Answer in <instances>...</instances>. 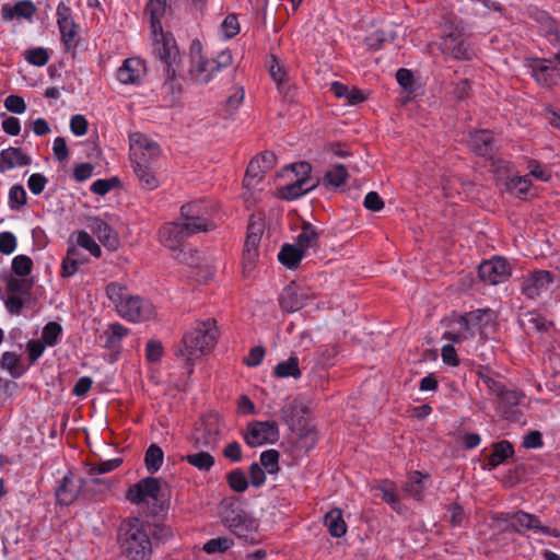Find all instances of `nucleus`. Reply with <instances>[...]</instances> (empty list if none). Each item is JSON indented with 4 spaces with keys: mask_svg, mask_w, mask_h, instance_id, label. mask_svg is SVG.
<instances>
[{
    "mask_svg": "<svg viewBox=\"0 0 560 560\" xmlns=\"http://www.w3.org/2000/svg\"><path fill=\"white\" fill-rule=\"evenodd\" d=\"M122 463L121 458H113L108 460H103L100 463L92 464L90 467V475H101V474H107L109 471L115 470L118 468Z\"/></svg>",
    "mask_w": 560,
    "mask_h": 560,
    "instance_id": "nucleus-60",
    "label": "nucleus"
},
{
    "mask_svg": "<svg viewBox=\"0 0 560 560\" xmlns=\"http://www.w3.org/2000/svg\"><path fill=\"white\" fill-rule=\"evenodd\" d=\"M167 0H149L145 5V12L152 16L154 28H160V18L165 13Z\"/></svg>",
    "mask_w": 560,
    "mask_h": 560,
    "instance_id": "nucleus-50",
    "label": "nucleus"
},
{
    "mask_svg": "<svg viewBox=\"0 0 560 560\" xmlns=\"http://www.w3.org/2000/svg\"><path fill=\"white\" fill-rule=\"evenodd\" d=\"M534 80L542 86H549L555 82V72L558 71L551 59L532 58L527 60Z\"/></svg>",
    "mask_w": 560,
    "mask_h": 560,
    "instance_id": "nucleus-20",
    "label": "nucleus"
},
{
    "mask_svg": "<svg viewBox=\"0 0 560 560\" xmlns=\"http://www.w3.org/2000/svg\"><path fill=\"white\" fill-rule=\"evenodd\" d=\"M174 258L180 262L188 266H197L199 261V252L194 250L190 247H187L185 245L177 248L176 252H174Z\"/></svg>",
    "mask_w": 560,
    "mask_h": 560,
    "instance_id": "nucleus-54",
    "label": "nucleus"
},
{
    "mask_svg": "<svg viewBox=\"0 0 560 560\" xmlns=\"http://www.w3.org/2000/svg\"><path fill=\"white\" fill-rule=\"evenodd\" d=\"M279 457L280 454L277 450H267L260 454V464L269 474L279 471Z\"/></svg>",
    "mask_w": 560,
    "mask_h": 560,
    "instance_id": "nucleus-52",
    "label": "nucleus"
},
{
    "mask_svg": "<svg viewBox=\"0 0 560 560\" xmlns=\"http://www.w3.org/2000/svg\"><path fill=\"white\" fill-rule=\"evenodd\" d=\"M89 228L96 235L102 245L109 250H116L119 246L118 234L114 229L100 218H93Z\"/></svg>",
    "mask_w": 560,
    "mask_h": 560,
    "instance_id": "nucleus-23",
    "label": "nucleus"
},
{
    "mask_svg": "<svg viewBox=\"0 0 560 560\" xmlns=\"http://www.w3.org/2000/svg\"><path fill=\"white\" fill-rule=\"evenodd\" d=\"M447 513H448V522L453 527L462 526L465 518L466 513L464 511V508L459 503H452L447 506Z\"/></svg>",
    "mask_w": 560,
    "mask_h": 560,
    "instance_id": "nucleus-61",
    "label": "nucleus"
},
{
    "mask_svg": "<svg viewBox=\"0 0 560 560\" xmlns=\"http://www.w3.org/2000/svg\"><path fill=\"white\" fill-rule=\"evenodd\" d=\"M117 545L126 560H151L153 542L147 535L145 523L138 517H128L120 523Z\"/></svg>",
    "mask_w": 560,
    "mask_h": 560,
    "instance_id": "nucleus-2",
    "label": "nucleus"
},
{
    "mask_svg": "<svg viewBox=\"0 0 560 560\" xmlns=\"http://www.w3.org/2000/svg\"><path fill=\"white\" fill-rule=\"evenodd\" d=\"M244 440L252 447L272 444L279 440L278 424L275 421H253L247 427Z\"/></svg>",
    "mask_w": 560,
    "mask_h": 560,
    "instance_id": "nucleus-13",
    "label": "nucleus"
},
{
    "mask_svg": "<svg viewBox=\"0 0 560 560\" xmlns=\"http://www.w3.org/2000/svg\"><path fill=\"white\" fill-rule=\"evenodd\" d=\"M106 295L114 303L116 310L130 296L127 288L118 282H110L106 285Z\"/></svg>",
    "mask_w": 560,
    "mask_h": 560,
    "instance_id": "nucleus-45",
    "label": "nucleus"
},
{
    "mask_svg": "<svg viewBox=\"0 0 560 560\" xmlns=\"http://www.w3.org/2000/svg\"><path fill=\"white\" fill-rule=\"evenodd\" d=\"M226 481L230 488L238 493L244 492L248 488V480L245 472L240 469H233L226 475Z\"/></svg>",
    "mask_w": 560,
    "mask_h": 560,
    "instance_id": "nucleus-49",
    "label": "nucleus"
},
{
    "mask_svg": "<svg viewBox=\"0 0 560 560\" xmlns=\"http://www.w3.org/2000/svg\"><path fill=\"white\" fill-rule=\"evenodd\" d=\"M218 335L217 322L212 318L197 322L192 330L184 335L175 355L188 365V374L194 372L195 361L214 348Z\"/></svg>",
    "mask_w": 560,
    "mask_h": 560,
    "instance_id": "nucleus-1",
    "label": "nucleus"
},
{
    "mask_svg": "<svg viewBox=\"0 0 560 560\" xmlns=\"http://www.w3.org/2000/svg\"><path fill=\"white\" fill-rule=\"evenodd\" d=\"M269 74L272 78V80L278 84V86H280L287 79V72L275 55H271V61L269 63Z\"/></svg>",
    "mask_w": 560,
    "mask_h": 560,
    "instance_id": "nucleus-62",
    "label": "nucleus"
},
{
    "mask_svg": "<svg viewBox=\"0 0 560 560\" xmlns=\"http://www.w3.org/2000/svg\"><path fill=\"white\" fill-rule=\"evenodd\" d=\"M120 185V180L118 177L114 176L107 179H97L91 185V191L93 194L105 196L112 189L118 187Z\"/></svg>",
    "mask_w": 560,
    "mask_h": 560,
    "instance_id": "nucleus-59",
    "label": "nucleus"
},
{
    "mask_svg": "<svg viewBox=\"0 0 560 560\" xmlns=\"http://www.w3.org/2000/svg\"><path fill=\"white\" fill-rule=\"evenodd\" d=\"M80 492L81 483L75 482L74 474L69 470L56 487L55 497L60 505L68 506L78 499Z\"/></svg>",
    "mask_w": 560,
    "mask_h": 560,
    "instance_id": "nucleus-21",
    "label": "nucleus"
},
{
    "mask_svg": "<svg viewBox=\"0 0 560 560\" xmlns=\"http://www.w3.org/2000/svg\"><path fill=\"white\" fill-rule=\"evenodd\" d=\"M145 532L153 542V549L167 541L173 535L171 527L164 524L145 523Z\"/></svg>",
    "mask_w": 560,
    "mask_h": 560,
    "instance_id": "nucleus-38",
    "label": "nucleus"
},
{
    "mask_svg": "<svg viewBox=\"0 0 560 560\" xmlns=\"http://www.w3.org/2000/svg\"><path fill=\"white\" fill-rule=\"evenodd\" d=\"M441 51L457 60H469L474 51L468 42L466 25L457 16L445 18Z\"/></svg>",
    "mask_w": 560,
    "mask_h": 560,
    "instance_id": "nucleus-4",
    "label": "nucleus"
},
{
    "mask_svg": "<svg viewBox=\"0 0 560 560\" xmlns=\"http://www.w3.org/2000/svg\"><path fill=\"white\" fill-rule=\"evenodd\" d=\"M305 253L296 244H283L278 254L279 261L289 269L299 267Z\"/></svg>",
    "mask_w": 560,
    "mask_h": 560,
    "instance_id": "nucleus-33",
    "label": "nucleus"
},
{
    "mask_svg": "<svg viewBox=\"0 0 560 560\" xmlns=\"http://www.w3.org/2000/svg\"><path fill=\"white\" fill-rule=\"evenodd\" d=\"M164 453L156 444H151L145 451L144 464L150 474H155L160 470L163 464Z\"/></svg>",
    "mask_w": 560,
    "mask_h": 560,
    "instance_id": "nucleus-41",
    "label": "nucleus"
},
{
    "mask_svg": "<svg viewBox=\"0 0 560 560\" xmlns=\"http://www.w3.org/2000/svg\"><path fill=\"white\" fill-rule=\"evenodd\" d=\"M319 233L315 226L310 222H303L301 232L296 237V245L305 253L308 248H314L318 245Z\"/></svg>",
    "mask_w": 560,
    "mask_h": 560,
    "instance_id": "nucleus-35",
    "label": "nucleus"
},
{
    "mask_svg": "<svg viewBox=\"0 0 560 560\" xmlns=\"http://www.w3.org/2000/svg\"><path fill=\"white\" fill-rule=\"evenodd\" d=\"M530 186L532 182L527 176H513L505 180V190L520 199L527 198Z\"/></svg>",
    "mask_w": 560,
    "mask_h": 560,
    "instance_id": "nucleus-36",
    "label": "nucleus"
},
{
    "mask_svg": "<svg viewBox=\"0 0 560 560\" xmlns=\"http://www.w3.org/2000/svg\"><path fill=\"white\" fill-rule=\"evenodd\" d=\"M514 455V447L511 442L502 440L492 446V452L487 458L488 469H494Z\"/></svg>",
    "mask_w": 560,
    "mask_h": 560,
    "instance_id": "nucleus-28",
    "label": "nucleus"
},
{
    "mask_svg": "<svg viewBox=\"0 0 560 560\" xmlns=\"http://www.w3.org/2000/svg\"><path fill=\"white\" fill-rule=\"evenodd\" d=\"M429 479V475H423L420 471L416 470L409 474L404 490L407 494L411 495L418 501L422 500L423 492L427 488V480Z\"/></svg>",
    "mask_w": 560,
    "mask_h": 560,
    "instance_id": "nucleus-29",
    "label": "nucleus"
},
{
    "mask_svg": "<svg viewBox=\"0 0 560 560\" xmlns=\"http://www.w3.org/2000/svg\"><path fill=\"white\" fill-rule=\"evenodd\" d=\"M212 211L213 209L203 200L188 202L180 208L184 222L195 233L208 232L214 229L215 224L211 221Z\"/></svg>",
    "mask_w": 560,
    "mask_h": 560,
    "instance_id": "nucleus-10",
    "label": "nucleus"
},
{
    "mask_svg": "<svg viewBox=\"0 0 560 560\" xmlns=\"http://www.w3.org/2000/svg\"><path fill=\"white\" fill-rule=\"evenodd\" d=\"M276 160V154L271 151H265L252 160L246 168L244 185L249 188L259 184L265 174L275 166Z\"/></svg>",
    "mask_w": 560,
    "mask_h": 560,
    "instance_id": "nucleus-15",
    "label": "nucleus"
},
{
    "mask_svg": "<svg viewBox=\"0 0 560 560\" xmlns=\"http://www.w3.org/2000/svg\"><path fill=\"white\" fill-rule=\"evenodd\" d=\"M348 171L343 164H335L325 173L324 184L326 186L340 187L346 184Z\"/></svg>",
    "mask_w": 560,
    "mask_h": 560,
    "instance_id": "nucleus-42",
    "label": "nucleus"
},
{
    "mask_svg": "<svg viewBox=\"0 0 560 560\" xmlns=\"http://www.w3.org/2000/svg\"><path fill=\"white\" fill-rule=\"evenodd\" d=\"M27 202L26 191L22 185H13L9 191V203L12 210H19Z\"/></svg>",
    "mask_w": 560,
    "mask_h": 560,
    "instance_id": "nucleus-57",
    "label": "nucleus"
},
{
    "mask_svg": "<svg viewBox=\"0 0 560 560\" xmlns=\"http://www.w3.org/2000/svg\"><path fill=\"white\" fill-rule=\"evenodd\" d=\"M394 35L392 33L387 34L382 30H377L365 37V44L369 48L377 50L383 47L386 42H393Z\"/></svg>",
    "mask_w": 560,
    "mask_h": 560,
    "instance_id": "nucleus-55",
    "label": "nucleus"
},
{
    "mask_svg": "<svg viewBox=\"0 0 560 560\" xmlns=\"http://www.w3.org/2000/svg\"><path fill=\"white\" fill-rule=\"evenodd\" d=\"M273 373L279 378H300L302 373L299 368V358L291 355L288 360L279 362L275 366Z\"/></svg>",
    "mask_w": 560,
    "mask_h": 560,
    "instance_id": "nucleus-37",
    "label": "nucleus"
},
{
    "mask_svg": "<svg viewBox=\"0 0 560 560\" xmlns=\"http://www.w3.org/2000/svg\"><path fill=\"white\" fill-rule=\"evenodd\" d=\"M62 334V327L57 322H49L45 325L42 332V341L49 347H54L58 343L59 338Z\"/></svg>",
    "mask_w": 560,
    "mask_h": 560,
    "instance_id": "nucleus-47",
    "label": "nucleus"
},
{
    "mask_svg": "<svg viewBox=\"0 0 560 560\" xmlns=\"http://www.w3.org/2000/svg\"><path fill=\"white\" fill-rule=\"evenodd\" d=\"M468 147L475 154L491 160L498 170L509 167L508 162L495 159L498 140L492 131L482 129L471 132L468 139Z\"/></svg>",
    "mask_w": 560,
    "mask_h": 560,
    "instance_id": "nucleus-11",
    "label": "nucleus"
},
{
    "mask_svg": "<svg viewBox=\"0 0 560 560\" xmlns=\"http://www.w3.org/2000/svg\"><path fill=\"white\" fill-rule=\"evenodd\" d=\"M260 240L261 238H259V235L257 233H247L243 254V259L246 262L253 264L258 257V246Z\"/></svg>",
    "mask_w": 560,
    "mask_h": 560,
    "instance_id": "nucleus-46",
    "label": "nucleus"
},
{
    "mask_svg": "<svg viewBox=\"0 0 560 560\" xmlns=\"http://www.w3.org/2000/svg\"><path fill=\"white\" fill-rule=\"evenodd\" d=\"M56 15L65 51L74 52L80 42V26L74 22L70 7L60 2Z\"/></svg>",
    "mask_w": 560,
    "mask_h": 560,
    "instance_id": "nucleus-12",
    "label": "nucleus"
},
{
    "mask_svg": "<svg viewBox=\"0 0 560 560\" xmlns=\"http://www.w3.org/2000/svg\"><path fill=\"white\" fill-rule=\"evenodd\" d=\"M305 407L299 399L287 402L280 410L281 419L290 427L300 423L304 418Z\"/></svg>",
    "mask_w": 560,
    "mask_h": 560,
    "instance_id": "nucleus-34",
    "label": "nucleus"
},
{
    "mask_svg": "<svg viewBox=\"0 0 560 560\" xmlns=\"http://www.w3.org/2000/svg\"><path fill=\"white\" fill-rule=\"evenodd\" d=\"M183 460L187 462L200 471H210L215 462L214 457L208 452L187 454L183 457Z\"/></svg>",
    "mask_w": 560,
    "mask_h": 560,
    "instance_id": "nucleus-40",
    "label": "nucleus"
},
{
    "mask_svg": "<svg viewBox=\"0 0 560 560\" xmlns=\"http://www.w3.org/2000/svg\"><path fill=\"white\" fill-rule=\"evenodd\" d=\"M498 520L506 523V530L521 535L524 534L525 529H533L550 537H560V532L557 528L544 526L538 516L522 510L513 513H501Z\"/></svg>",
    "mask_w": 560,
    "mask_h": 560,
    "instance_id": "nucleus-7",
    "label": "nucleus"
},
{
    "mask_svg": "<svg viewBox=\"0 0 560 560\" xmlns=\"http://www.w3.org/2000/svg\"><path fill=\"white\" fill-rule=\"evenodd\" d=\"M47 183L48 179L46 176L40 173H34L27 179V187L32 194L40 195L44 191Z\"/></svg>",
    "mask_w": 560,
    "mask_h": 560,
    "instance_id": "nucleus-63",
    "label": "nucleus"
},
{
    "mask_svg": "<svg viewBox=\"0 0 560 560\" xmlns=\"http://www.w3.org/2000/svg\"><path fill=\"white\" fill-rule=\"evenodd\" d=\"M318 184V178H296L293 183L279 188L277 196L282 200H295L315 189Z\"/></svg>",
    "mask_w": 560,
    "mask_h": 560,
    "instance_id": "nucleus-22",
    "label": "nucleus"
},
{
    "mask_svg": "<svg viewBox=\"0 0 560 560\" xmlns=\"http://www.w3.org/2000/svg\"><path fill=\"white\" fill-rule=\"evenodd\" d=\"M132 168L142 188L153 190L159 187L160 182L155 176L153 166H141V164H138V166H132Z\"/></svg>",
    "mask_w": 560,
    "mask_h": 560,
    "instance_id": "nucleus-39",
    "label": "nucleus"
},
{
    "mask_svg": "<svg viewBox=\"0 0 560 560\" xmlns=\"http://www.w3.org/2000/svg\"><path fill=\"white\" fill-rule=\"evenodd\" d=\"M118 314L129 322H143L154 314L153 304L138 295H130L117 310Z\"/></svg>",
    "mask_w": 560,
    "mask_h": 560,
    "instance_id": "nucleus-14",
    "label": "nucleus"
},
{
    "mask_svg": "<svg viewBox=\"0 0 560 560\" xmlns=\"http://www.w3.org/2000/svg\"><path fill=\"white\" fill-rule=\"evenodd\" d=\"M129 139L131 166H153L161 155L159 143L140 132L132 133Z\"/></svg>",
    "mask_w": 560,
    "mask_h": 560,
    "instance_id": "nucleus-8",
    "label": "nucleus"
},
{
    "mask_svg": "<svg viewBox=\"0 0 560 560\" xmlns=\"http://www.w3.org/2000/svg\"><path fill=\"white\" fill-rule=\"evenodd\" d=\"M109 329L110 335L107 337L106 347H114L129 332V330L119 323L112 324Z\"/></svg>",
    "mask_w": 560,
    "mask_h": 560,
    "instance_id": "nucleus-64",
    "label": "nucleus"
},
{
    "mask_svg": "<svg viewBox=\"0 0 560 560\" xmlns=\"http://www.w3.org/2000/svg\"><path fill=\"white\" fill-rule=\"evenodd\" d=\"M450 327L451 329L445 331L442 338L451 342L460 343L476 336L465 313L454 314L450 322Z\"/></svg>",
    "mask_w": 560,
    "mask_h": 560,
    "instance_id": "nucleus-19",
    "label": "nucleus"
},
{
    "mask_svg": "<svg viewBox=\"0 0 560 560\" xmlns=\"http://www.w3.org/2000/svg\"><path fill=\"white\" fill-rule=\"evenodd\" d=\"M25 60L33 66L44 67L49 60V55L44 47L30 48L25 51Z\"/></svg>",
    "mask_w": 560,
    "mask_h": 560,
    "instance_id": "nucleus-56",
    "label": "nucleus"
},
{
    "mask_svg": "<svg viewBox=\"0 0 560 560\" xmlns=\"http://www.w3.org/2000/svg\"><path fill=\"white\" fill-rule=\"evenodd\" d=\"M553 282V275L547 270H536L522 281L521 291L528 299H536L549 290Z\"/></svg>",
    "mask_w": 560,
    "mask_h": 560,
    "instance_id": "nucleus-18",
    "label": "nucleus"
},
{
    "mask_svg": "<svg viewBox=\"0 0 560 560\" xmlns=\"http://www.w3.org/2000/svg\"><path fill=\"white\" fill-rule=\"evenodd\" d=\"M145 67L139 58H127L117 70V79L122 84L138 83L144 74Z\"/></svg>",
    "mask_w": 560,
    "mask_h": 560,
    "instance_id": "nucleus-24",
    "label": "nucleus"
},
{
    "mask_svg": "<svg viewBox=\"0 0 560 560\" xmlns=\"http://www.w3.org/2000/svg\"><path fill=\"white\" fill-rule=\"evenodd\" d=\"M12 271L21 278L27 277L33 271V260L26 255H18L12 259Z\"/></svg>",
    "mask_w": 560,
    "mask_h": 560,
    "instance_id": "nucleus-51",
    "label": "nucleus"
},
{
    "mask_svg": "<svg viewBox=\"0 0 560 560\" xmlns=\"http://www.w3.org/2000/svg\"><path fill=\"white\" fill-rule=\"evenodd\" d=\"M190 65L187 77L197 84H207L217 73L213 62L202 55V45L199 39H194L189 48Z\"/></svg>",
    "mask_w": 560,
    "mask_h": 560,
    "instance_id": "nucleus-9",
    "label": "nucleus"
},
{
    "mask_svg": "<svg viewBox=\"0 0 560 560\" xmlns=\"http://www.w3.org/2000/svg\"><path fill=\"white\" fill-rule=\"evenodd\" d=\"M480 279L489 284H498L511 276L509 262L502 257H494L480 264L478 268Z\"/></svg>",
    "mask_w": 560,
    "mask_h": 560,
    "instance_id": "nucleus-17",
    "label": "nucleus"
},
{
    "mask_svg": "<svg viewBox=\"0 0 560 560\" xmlns=\"http://www.w3.org/2000/svg\"><path fill=\"white\" fill-rule=\"evenodd\" d=\"M233 545V541L225 537H217L209 539L202 547V550L209 555L217 552H225Z\"/></svg>",
    "mask_w": 560,
    "mask_h": 560,
    "instance_id": "nucleus-58",
    "label": "nucleus"
},
{
    "mask_svg": "<svg viewBox=\"0 0 560 560\" xmlns=\"http://www.w3.org/2000/svg\"><path fill=\"white\" fill-rule=\"evenodd\" d=\"M465 315L469 319L470 326L472 327L475 335L482 332L483 329L494 323V313L490 308H478L470 312H466Z\"/></svg>",
    "mask_w": 560,
    "mask_h": 560,
    "instance_id": "nucleus-30",
    "label": "nucleus"
},
{
    "mask_svg": "<svg viewBox=\"0 0 560 560\" xmlns=\"http://www.w3.org/2000/svg\"><path fill=\"white\" fill-rule=\"evenodd\" d=\"M150 26L153 35V50L159 59L165 63L167 68V77L174 80L177 77L179 65V50L176 40L172 33L163 32L162 23L160 28H154L152 24V16L150 15Z\"/></svg>",
    "mask_w": 560,
    "mask_h": 560,
    "instance_id": "nucleus-5",
    "label": "nucleus"
},
{
    "mask_svg": "<svg viewBox=\"0 0 560 560\" xmlns=\"http://www.w3.org/2000/svg\"><path fill=\"white\" fill-rule=\"evenodd\" d=\"M0 368L7 370L12 378H20L27 368L23 365L22 359L13 351H5L0 359Z\"/></svg>",
    "mask_w": 560,
    "mask_h": 560,
    "instance_id": "nucleus-32",
    "label": "nucleus"
},
{
    "mask_svg": "<svg viewBox=\"0 0 560 560\" xmlns=\"http://www.w3.org/2000/svg\"><path fill=\"white\" fill-rule=\"evenodd\" d=\"M377 490L381 492L382 499L388 503L394 511L401 512L402 505L392 482L383 481L382 485L378 486Z\"/></svg>",
    "mask_w": 560,
    "mask_h": 560,
    "instance_id": "nucleus-43",
    "label": "nucleus"
},
{
    "mask_svg": "<svg viewBox=\"0 0 560 560\" xmlns=\"http://www.w3.org/2000/svg\"><path fill=\"white\" fill-rule=\"evenodd\" d=\"M33 287L32 280L10 276L7 279V291L11 295L28 294Z\"/></svg>",
    "mask_w": 560,
    "mask_h": 560,
    "instance_id": "nucleus-48",
    "label": "nucleus"
},
{
    "mask_svg": "<svg viewBox=\"0 0 560 560\" xmlns=\"http://www.w3.org/2000/svg\"><path fill=\"white\" fill-rule=\"evenodd\" d=\"M223 509V523L232 534L246 541L256 532L255 521L237 504V499L225 498L221 502Z\"/></svg>",
    "mask_w": 560,
    "mask_h": 560,
    "instance_id": "nucleus-6",
    "label": "nucleus"
},
{
    "mask_svg": "<svg viewBox=\"0 0 560 560\" xmlns=\"http://www.w3.org/2000/svg\"><path fill=\"white\" fill-rule=\"evenodd\" d=\"M307 295L301 292L292 282L287 285L280 294V307L288 312L293 313L303 308L306 304Z\"/></svg>",
    "mask_w": 560,
    "mask_h": 560,
    "instance_id": "nucleus-25",
    "label": "nucleus"
},
{
    "mask_svg": "<svg viewBox=\"0 0 560 560\" xmlns=\"http://www.w3.org/2000/svg\"><path fill=\"white\" fill-rule=\"evenodd\" d=\"M36 12L37 8L31 0H20L13 5L4 4L1 8V15L7 21L15 18L32 21Z\"/></svg>",
    "mask_w": 560,
    "mask_h": 560,
    "instance_id": "nucleus-26",
    "label": "nucleus"
},
{
    "mask_svg": "<svg viewBox=\"0 0 560 560\" xmlns=\"http://www.w3.org/2000/svg\"><path fill=\"white\" fill-rule=\"evenodd\" d=\"M161 243L173 252L184 245V242L195 232L185 222H170L160 229Z\"/></svg>",
    "mask_w": 560,
    "mask_h": 560,
    "instance_id": "nucleus-16",
    "label": "nucleus"
},
{
    "mask_svg": "<svg viewBox=\"0 0 560 560\" xmlns=\"http://www.w3.org/2000/svg\"><path fill=\"white\" fill-rule=\"evenodd\" d=\"M325 526L332 537L340 538L347 533V524L339 508L331 509L324 518Z\"/></svg>",
    "mask_w": 560,
    "mask_h": 560,
    "instance_id": "nucleus-31",
    "label": "nucleus"
},
{
    "mask_svg": "<svg viewBox=\"0 0 560 560\" xmlns=\"http://www.w3.org/2000/svg\"><path fill=\"white\" fill-rule=\"evenodd\" d=\"M126 499L135 504L150 503L149 515L160 517L166 514L170 503L162 493L159 478L145 477L130 486L126 492Z\"/></svg>",
    "mask_w": 560,
    "mask_h": 560,
    "instance_id": "nucleus-3",
    "label": "nucleus"
},
{
    "mask_svg": "<svg viewBox=\"0 0 560 560\" xmlns=\"http://www.w3.org/2000/svg\"><path fill=\"white\" fill-rule=\"evenodd\" d=\"M520 323L523 327L534 329L535 331H546L547 322L545 317L536 312H525L520 317Z\"/></svg>",
    "mask_w": 560,
    "mask_h": 560,
    "instance_id": "nucleus-44",
    "label": "nucleus"
},
{
    "mask_svg": "<svg viewBox=\"0 0 560 560\" xmlns=\"http://www.w3.org/2000/svg\"><path fill=\"white\" fill-rule=\"evenodd\" d=\"M32 163V159L23 152L21 148L10 147L0 152V172L4 173L13 167L26 166Z\"/></svg>",
    "mask_w": 560,
    "mask_h": 560,
    "instance_id": "nucleus-27",
    "label": "nucleus"
},
{
    "mask_svg": "<svg viewBox=\"0 0 560 560\" xmlns=\"http://www.w3.org/2000/svg\"><path fill=\"white\" fill-rule=\"evenodd\" d=\"M77 244L89 250L92 256L95 258H100L102 255V249L100 245L94 241V238L85 231H80L77 237Z\"/></svg>",
    "mask_w": 560,
    "mask_h": 560,
    "instance_id": "nucleus-53",
    "label": "nucleus"
}]
</instances>
